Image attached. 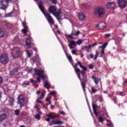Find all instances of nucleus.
I'll use <instances>...</instances> for the list:
<instances>
[{
  "label": "nucleus",
  "mask_w": 127,
  "mask_h": 127,
  "mask_svg": "<svg viewBox=\"0 0 127 127\" xmlns=\"http://www.w3.org/2000/svg\"><path fill=\"white\" fill-rule=\"evenodd\" d=\"M105 54V49H102L101 54Z\"/></svg>",
  "instance_id": "4d7b16f0"
},
{
  "label": "nucleus",
  "mask_w": 127,
  "mask_h": 127,
  "mask_svg": "<svg viewBox=\"0 0 127 127\" xmlns=\"http://www.w3.org/2000/svg\"><path fill=\"white\" fill-rule=\"evenodd\" d=\"M119 95L120 96H125V93L124 92H121Z\"/></svg>",
  "instance_id": "13d9d810"
},
{
  "label": "nucleus",
  "mask_w": 127,
  "mask_h": 127,
  "mask_svg": "<svg viewBox=\"0 0 127 127\" xmlns=\"http://www.w3.org/2000/svg\"><path fill=\"white\" fill-rule=\"evenodd\" d=\"M108 45V43H106L105 44H104L101 47H99V48H102V49H105L106 48V47Z\"/></svg>",
  "instance_id": "c9c22d12"
},
{
  "label": "nucleus",
  "mask_w": 127,
  "mask_h": 127,
  "mask_svg": "<svg viewBox=\"0 0 127 127\" xmlns=\"http://www.w3.org/2000/svg\"><path fill=\"white\" fill-rule=\"evenodd\" d=\"M20 112V111H19V110H18V109L15 110V111H14L15 115H16V116H19Z\"/></svg>",
  "instance_id": "f704fd0d"
},
{
  "label": "nucleus",
  "mask_w": 127,
  "mask_h": 127,
  "mask_svg": "<svg viewBox=\"0 0 127 127\" xmlns=\"http://www.w3.org/2000/svg\"><path fill=\"white\" fill-rule=\"evenodd\" d=\"M38 6L40 9L41 10L42 12H43V14L45 15L49 24L54 25V20L53 19V18H52V17L50 15V14H49V13L45 12V11L46 10L45 9V8H44V6L42 4V1L39 2Z\"/></svg>",
  "instance_id": "f257e3e1"
},
{
  "label": "nucleus",
  "mask_w": 127,
  "mask_h": 127,
  "mask_svg": "<svg viewBox=\"0 0 127 127\" xmlns=\"http://www.w3.org/2000/svg\"><path fill=\"white\" fill-rule=\"evenodd\" d=\"M90 58H91V59H93V58H94V56L93 55V54H90Z\"/></svg>",
  "instance_id": "680f3d73"
},
{
  "label": "nucleus",
  "mask_w": 127,
  "mask_h": 127,
  "mask_svg": "<svg viewBox=\"0 0 127 127\" xmlns=\"http://www.w3.org/2000/svg\"><path fill=\"white\" fill-rule=\"evenodd\" d=\"M9 103L10 106H13V102H14V99L12 97H9Z\"/></svg>",
  "instance_id": "a878e982"
},
{
  "label": "nucleus",
  "mask_w": 127,
  "mask_h": 127,
  "mask_svg": "<svg viewBox=\"0 0 127 127\" xmlns=\"http://www.w3.org/2000/svg\"><path fill=\"white\" fill-rule=\"evenodd\" d=\"M98 92V89H95V87H91V92H90L91 94H95V93H97Z\"/></svg>",
  "instance_id": "bb28decb"
},
{
  "label": "nucleus",
  "mask_w": 127,
  "mask_h": 127,
  "mask_svg": "<svg viewBox=\"0 0 127 127\" xmlns=\"http://www.w3.org/2000/svg\"><path fill=\"white\" fill-rule=\"evenodd\" d=\"M70 44L68 45L70 49H73L74 47L73 46L76 47L77 46L76 42L74 41H70L69 42Z\"/></svg>",
  "instance_id": "f3484780"
},
{
  "label": "nucleus",
  "mask_w": 127,
  "mask_h": 127,
  "mask_svg": "<svg viewBox=\"0 0 127 127\" xmlns=\"http://www.w3.org/2000/svg\"><path fill=\"white\" fill-rule=\"evenodd\" d=\"M0 62L1 64L5 65L9 62V60L8 59V56L7 55L3 54L0 56Z\"/></svg>",
  "instance_id": "7ed1b4c3"
},
{
  "label": "nucleus",
  "mask_w": 127,
  "mask_h": 127,
  "mask_svg": "<svg viewBox=\"0 0 127 127\" xmlns=\"http://www.w3.org/2000/svg\"><path fill=\"white\" fill-rule=\"evenodd\" d=\"M118 4L119 7L121 8H125L127 6V0H119Z\"/></svg>",
  "instance_id": "1a4fd4ad"
},
{
  "label": "nucleus",
  "mask_w": 127,
  "mask_h": 127,
  "mask_svg": "<svg viewBox=\"0 0 127 127\" xmlns=\"http://www.w3.org/2000/svg\"><path fill=\"white\" fill-rule=\"evenodd\" d=\"M26 52L27 53V55H28V57H31V53L29 52V51L26 50Z\"/></svg>",
  "instance_id": "79ce46f5"
},
{
  "label": "nucleus",
  "mask_w": 127,
  "mask_h": 127,
  "mask_svg": "<svg viewBox=\"0 0 127 127\" xmlns=\"http://www.w3.org/2000/svg\"><path fill=\"white\" fill-rule=\"evenodd\" d=\"M3 35V31H2V29H1V28L0 27V38H1Z\"/></svg>",
  "instance_id": "7c9ffc66"
},
{
  "label": "nucleus",
  "mask_w": 127,
  "mask_h": 127,
  "mask_svg": "<svg viewBox=\"0 0 127 127\" xmlns=\"http://www.w3.org/2000/svg\"><path fill=\"white\" fill-rule=\"evenodd\" d=\"M29 81H24L22 84V86L23 87H25V86H29Z\"/></svg>",
  "instance_id": "c85d7f7f"
},
{
  "label": "nucleus",
  "mask_w": 127,
  "mask_h": 127,
  "mask_svg": "<svg viewBox=\"0 0 127 127\" xmlns=\"http://www.w3.org/2000/svg\"><path fill=\"white\" fill-rule=\"evenodd\" d=\"M60 114H61V115H63L64 116H65V115H66V113H65V112L63 111H60Z\"/></svg>",
  "instance_id": "864d4df0"
},
{
  "label": "nucleus",
  "mask_w": 127,
  "mask_h": 127,
  "mask_svg": "<svg viewBox=\"0 0 127 127\" xmlns=\"http://www.w3.org/2000/svg\"><path fill=\"white\" fill-rule=\"evenodd\" d=\"M53 3L56 4L57 3V0H52Z\"/></svg>",
  "instance_id": "603ef678"
},
{
  "label": "nucleus",
  "mask_w": 127,
  "mask_h": 127,
  "mask_svg": "<svg viewBox=\"0 0 127 127\" xmlns=\"http://www.w3.org/2000/svg\"><path fill=\"white\" fill-rule=\"evenodd\" d=\"M98 55H99V52H98V51H96V55H95V58H94V60H95V61H96V60H97V58H98Z\"/></svg>",
  "instance_id": "58836bf2"
},
{
  "label": "nucleus",
  "mask_w": 127,
  "mask_h": 127,
  "mask_svg": "<svg viewBox=\"0 0 127 127\" xmlns=\"http://www.w3.org/2000/svg\"><path fill=\"white\" fill-rule=\"evenodd\" d=\"M79 34H80V31H76V30L74 29L72 31V32L71 33V35H74L75 36H78Z\"/></svg>",
  "instance_id": "412c9836"
},
{
  "label": "nucleus",
  "mask_w": 127,
  "mask_h": 127,
  "mask_svg": "<svg viewBox=\"0 0 127 127\" xmlns=\"http://www.w3.org/2000/svg\"><path fill=\"white\" fill-rule=\"evenodd\" d=\"M106 23L104 22H101L98 25H96V27H99V28L101 30L105 29V28H106Z\"/></svg>",
  "instance_id": "9b49d317"
},
{
  "label": "nucleus",
  "mask_w": 127,
  "mask_h": 127,
  "mask_svg": "<svg viewBox=\"0 0 127 127\" xmlns=\"http://www.w3.org/2000/svg\"><path fill=\"white\" fill-rule=\"evenodd\" d=\"M96 45H97V43H94V44H93L92 45V47H94V46H96Z\"/></svg>",
  "instance_id": "774afa93"
},
{
  "label": "nucleus",
  "mask_w": 127,
  "mask_h": 127,
  "mask_svg": "<svg viewBox=\"0 0 127 127\" xmlns=\"http://www.w3.org/2000/svg\"><path fill=\"white\" fill-rule=\"evenodd\" d=\"M51 123L54 124V125H62V124H63V122L59 120H55V121L54 120H53Z\"/></svg>",
  "instance_id": "4be33fe9"
},
{
  "label": "nucleus",
  "mask_w": 127,
  "mask_h": 127,
  "mask_svg": "<svg viewBox=\"0 0 127 127\" xmlns=\"http://www.w3.org/2000/svg\"><path fill=\"white\" fill-rule=\"evenodd\" d=\"M35 119H37V120H40V115L39 114H36L35 115Z\"/></svg>",
  "instance_id": "37998d69"
},
{
  "label": "nucleus",
  "mask_w": 127,
  "mask_h": 127,
  "mask_svg": "<svg viewBox=\"0 0 127 127\" xmlns=\"http://www.w3.org/2000/svg\"><path fill=\"white\" fill-rule=\"evenodd\" d=\"M83 6H84V7H85V8H87L88 7V5L87 4H83Z\"/></svg>",
  "instance_id": "bf43d9fd"
},
{
  "label": "nucleus",
  "mask_w": 127,
  "mask_h": 127,
  "mask_svg": "<svg viewBox=\"0 0 127 127\" xmlns=\"http://www.w3.org/2000/svg\"><path fill=\"white\" fill-rule=\"evenodd\" d=\"M51 109H52V110H53V109H54V106L51 105Z\"/></svg>",
  "instance_id": "69168bd1"
},
{
  "label": "nucleus",
  "mask_w": 127,
  "mask_h": 127,
  "mask_svg": "<svg viewBox=\"0 0 127 127\" xmlns=\"http://www.w3.org/2000/svg\"><path fill=\"white\" fill-rule=\"evenodd\" d=\"M47 122H50V118H48L46 119Z\"/></svg>",
  "instance_id": "338daca9"
},
{
  "label": "nucleus",
  "mask_w": 127,
  "mask_h": 127,
  "mask_svg": "<svg viewBox=\"0 0 127 127\" xmlns=\"http://www.w3.org/2000/svg\"><path fill=\"white\" fill-rule=\"evenodd\" d=\"M91 79H93L94 81V83L95 84L98 85L99 82H101V79L99 78L94 75L91 77Z\"/></svg>",
  "instance_id": "dca6fc26"
},
{
  "label": "nucleus",
  "mask_w": 127,
  "mask_h": 127,
  "mask_svg": "<svg viewBox=\"0 0 127 127\" xmlns=\"http://www.w3.org/2000/svg\"><path fill=\"white\" fill-rule=\"evenodd\" d=\"M37 66L38 68H40V66H41V63H40V61L38 62V63L37 64Z\"/></svg>",
  "instance_id": "a18cd8bd"
},
{
  "label": "nucleus",
  "mask_w": 127,
  "mask_h": 127,
  "mask_svg": "<svg viewBox=\"0 0 127 127\" xmlns=\"http://www.w3.org/2000/svg\"><path fill=\"white\" fill-rule=\"evenodd\" d=\"M47 117L49 118H51V119H52L53 120H55V119H57V118H59V115H55L54 113H50L48 114Z\"/></svg>",
  "instance_id": "ddd939ff"
},
{
  "label": "nucleus",
  "mask_w": 127,
  "mask_h": 127,
  "mask_svg": "<svg viewBox=\"0 0 127 127\" xmlns=\"http://www.w3.org/2000/svg\"><path fill=\"white\" fill-rule=\"evenodd\" d=\"M31 44V38L29 37L28 39H26V45L27 46H30Z\"/></svg>",
  "instance_id": "5701e85b"
},
{
  "label": "nucleus",
  "mask_w": 127,
  "mask_h": 127,
  "mask_svg": "<svg viewBox=\"0 0 127 127\" xmlns=\"http://www.w3.org/2000/svg\"><path fill=\"white\" fill-rule=\"evenodd\" d=\"M40 78V76L37 78V82H38V83H40L41 81V79Z\"/></svg>",
  "instance_id": "09e8293b"
},
{
  "label": "nucleus",
  "mask_w": 127,
  "mask_h": 127,
  "mask_svg": "<svg viewBox=\"0 0 127 127\" xmlns=\"http://www.w3.org/2000/svg\"><path fill=\"white\" fill-rule=\"evenodd\" d=\"M126 83H127V79H125V80H124V82L123 84H126Z\"/></svg>",
  "instance_id": "0e129e2a"
},
{
  "label": "nucleus",
  "mask_w": 127,
  "mask_h": 127,
  "mask_svg": "<svg viewBox=\"0 0 127 127\" xmlns=\"http://www.w3.org/2000/svg\"><path fill=\"white\" fill-rule=\"evenodd\" d=\"M22 25L24 28V29H22L21 31L24 33V34H26L27 33V29L28 28V27L26 25V22H22Z\"/></svg>",
  "instance_id": "4468645a"
},
{
  "label": "nucleus",
  "mask_w": 127,
  "mask_h": 127,
  "mask_svg": "<svg viewBox=\"0 0 127 127\" xmlns=\"http://www.w3.org/2000/svg\"><path fill=\"white\" fill-rule=\"evenodd\" d=\"M44 96H45V94H44V93H42L41 96L39 97V99L40 100H42V99L44 98Z\"/></svg>",
  "instance_id": "a19ab883"
},
{
  "label": "nucleus",
  "mask_w": 127,
  "mask_h": 127,
  "mask_svg": "<svg viewBox=\"0 0 127 127\" xmlns=\"http://www.w3.org/2000/svg\"><path fill=\"white\" fill-rule=\"evenodd\" d=\"M3 82V79H2V77L0 76V85H1V84H2Z\"/></svg>",
  "instance_id": "de8ad7c7"
},
{
  "label": "nucleus",
  "mask_w": 127,
  "mask_h": 127,
  "mask_svg": "<svg viewBox=\"0 0 127 127\" xmlns=\"http://www.w3.org/2000/svg\"><path fill=\"white\" fill-rule=\"evenodd\" d=\"M1 95H2V93L1 91H0V99H1Z\"/></svg>",
  "instance_id": "e2e57ef3"
},
{
  "label": "nucleus",
  "mask_w": 127,
  "mask_h": 127,
  "mask_svg": "<svg viewBox=\"0 0 127 127\" xmlns=\"http://www.w3.org/2000/svg\"><path fill=\"white\" fill-rule=\"evenodd\" d=\"M34 72L36 73V75L38 76H41L42 74H44V70H41L37 68H34Z\"/></svg>",
  "instance_id": "2eb2a0df"
},
{
  "label": "nucleus",
  "mask_w": 127,
  "mask_h": 127,
  "mask_svg": "<svg viewBox=\"0 0 127 127\" xmlns=\"http://www.w3.org/2000/svg\"><path fill=\"white\" fill-rule=\"evenodd\" d=\"M92 108L94 114L96 115H98V113H97V109H98V108H100V107H98L97 105L92 104Z\"/></svg>",
  "instance_id": "a211bd4d"
},
{
  "label": "nucleus",
  "mask_w": 127,
  "mask_h": 127,
  "mask_svg": "<svg viewBox=\"0 0 127 127\" xmlns=\"http://www.w3.org/2000/svg\"><path fill=\"white\" fill-rule=\"evenodd\" d=\"M40 77L42 78V80H45V79H47V77L43 75V74H42Z\"/></svg>",
  "instance_id": "e433bc0d"
},
{
  "label": "nucleus",
  "mask_w": 127,
  "mask_h": 127,
  "mask_svg": "<svg viewBox=\"0 0 127 127\" xmlns=\"http://www.w3.org/2000/svg\"><path fill=\"white\" fill-rule=\"evenodd\" d=\"M4 120H6V115L5 114H1L0 115V122H2V121H4Z\"/></svg>",
  "instance_id": "b1692460"
},
{
  "label": "nucleus",
  "mask_w": 127,
  "mask_h": 127,
  "mask_svg": "<svg viewBox=\"0 0 127 127\" xmlns=\"http://www.w3.org/2000/svg\"><path fill=\"white\" fill-rule=\"evenodd\" d=\"M80 73H81L83 78H87V76L86 75V72L84 71H80Z\"/></svg>",
  "instance_id": "2f4dec72"
},
{
  "label": "nucleus",
  "mask_w": 127,
  "mask_h": 127,
  "mask_svg": "<svg viewBox=\"0 0 127 127\" xmlns=\"http://www.w3.org/2000/svg\"><path fill=\"white\" fill-rule=\"evenodd\" d=\"M106 6L109 9H115L116 8V3L115 2H109L106 4Z\"/></svg>",
  "instance_id": "6e6552de"
},
{
  "label": "nucleus",
  "mask_w": 127,
  "mask_h": 127,
  "mask_svg": "<svg viewBox=\"0 0 127 127\" xmlns=\"http://www.w3.org/2000/svg\"><path fill=\"white\" fill-rule=\"evenodd\" d=\"M67 37L68 38H71V39H74V37H73V36H72V35H67Z\"/></svg>",
  "instance_id": "5fc2aeb1"
},
{
  "label": "nucleus",
  "mask_w": 127,
  "mask_h": 127,
  "mask_svg": "<svg viewBox=\"0 0 127 127\" xmlns=\"http://www.w3.org/2000/svg\"><path fill=\"white\" fill-rule=\"evenodd\" d=\"M94 66L93 65V64H89L88 65V67L89 69H93Z\"/></svg>",
  "instance_id": "3c124183"
},
{
  "label": "nucleus",
  "mask_w": 127,
  "mask_h": 127,
  "mask_svg": "<svg viewBox=\"0 0 127 127\" xmlns=\"http://www.w3.org/2000/svg\"><path fill=\"white\" fill-rule=\"evenodd\" d=\"M37 103H39V104H43V102H42V101H40L39 100H37Z\"/></svg>",
  "instance_id": "6e6d98bb"
},
{
  "label": "nucleus",
  "mask_w": 127,
  "mask_h": 127,
  "mask_svg": "<svg viewBox=\"0 0 127 127\" xmlns=\"http://www.w3.org/2000/svg\"><path fill=\"white\" fill-rule=\"evenodd\" d=\"M78 17L79 20L80 21H83V20H85V18H86V16L85 15V14H84V13L83 12L78 13Z\"/></svg>",
  "instance_id": "f8f14e48"
},
{
  "label": "nucleus",
  "mask_w": 127,
  "mask_h": 127,
  "mask_svg": "<svg viewBox=\"0 0 127 127\" xmlns=\"http://www.w3.org/2000/svg\"><path fill=\"white\" fill-rule=\"evenodd\" d=\"M30 82L32 83V84H36L37 83V81L36 80H34L33 79H30Z\"/></svg>",
  "instance_id": "c03bdc74"
},
{
  "label": "nucleus",
  "mask_w": 127,
  "mask_h": 127,
  "mask_svg": "<svg viewBox=\"0 0 127 127\" xmlns=\"http://www.w3.org/2000/svg\"><path fill=\"white\" fill-rule=\"evenodd\" d=\"M44 87L46 88V89H50L51 88V85L48 82L45 81L44 82Z\"/></svg>",
  "instance_id": "393cba45"
},
{
  "label": "nucleus",
  "mask_w": 127,
  "mask_h": 127,
  "mask_svg": "<svg viewBox=\"0 0 127 127\" xmlns=\"http://www.w3.org/2000/svg\"><path fill=\"white\" fill-rule=\"evenodd\" d=\"M20 52V49L19 48H14L12 51V57L13 59L17 58L19 56V52Z\"/></svg>",
  "instance_id": "20e7f679"
},
{
  "label": "nucleus",
  "mask_w": 127,
  "mask_h": 127,
  "mask_svg": "<svg viewBox=\"0 0 127 127\" xmlns=\"http://www.w3.org/2000/svg\"><path fill=\"white\" fill-rule=\"evenodd\" d=\"M74 68V70L75 71V72L78 74V73H79L80 72V69L79 68H77V66H73Z\"/></svg>",
  "instance_id": "72a5a7b5"
},
{
  "label": "nucleus",
  "mask_w": 127,
  "mask_h": 127,
  "mask_svg": "<svg viewBox=\"0 0 127 127\" xmlns=\"http://www.w3.org/2000/svg\"><path fill=\"white\" fill-rule=\"evenodd\" d=\"M56 10H57V9L56 8L55 6H50L48 8L49 12H50V13H52V14H53L55 12V11H56Z\"/></svg>",
  "instance_id": "9d476101"
},
{
  "label": "nucleus",
  "mask_w": 127,
  "mask_h": 127,
  "mask_svg": "<svg viewBox=\"0 0 127 127\" xmlns=\"http://www.w3.org/2000/svg\"><path fill=\"white\" fill-rule=\"evenodd\" d=\"M71 53L72 54H74L76 55V56H77V55H78V54H77V51L75 50H73L71 51Z\"/></svg>",
  "instance_id": "ea45409f"
},
{
  "label": "nucleus",
  "mask_w": 127,
  "mask_h": 127,
  "mask_svg": "<svg viewBox=\"0 0 127 127\" xmlns=\"http://www.w3.org/2000/svg\"><path fill=\"white\" fill-rule=\"evenodd\" d=\"M76 45H81L83 43V41L81 39H79L76 42Z\"/></svg>",
  "instance_id": "c756f323"
},
{
  "label": "nucleus",
  "mask_w": 127,
  "mask_h": 127,
  "mask_svg": "<svg viewBox=\"0 0 127 127\" xmlns=\"http://www.w3.org/2000/svg\"><path fill=\"white\" fill-rule=\"evenodd\" d=\"M50 94L51 95H52V96H53L55 98H56V93L55 92V91H52L50 93Z\"/></svg>",
  "instance_id": "4c0bfd02"
},
{
  "label": "nucleus",
  "mask_w": 127,
  "mask_h": 127,
  "mask_svg": "<svg viewBox=\"0 0 127 127\" xmlns=\"http://www.w3.org/2000/svg\"><path fill=\"white\" fill-rule=\"evenodd\" d=\"M111 34H105V38H108V37H110Z\"/></svg>",
  "instance_id": "8fccbe9b"
},
{
  "label": "nucleus",
  "mask_w": 127,
  "mask_h": 127,
  "mask_svg": "<svg viewBox=\"0 0 127 127\" xmlns=\"http://www.w3.org/2000/svg\"><path fill=\"white\" fill-rule=\"evenodd\" d=\"M53 15L56 16V17L57 18L58 20H60V18L59 16H60V14H61V13L60 11H55L54 14H53Z\"/></svg>",
  "instance_id": "aec40b11"
},
{
  "label": "nucleus",
  "mask_w": 127,
  "mask_h": 127,
  "mask_svg": "<svg viewBox=\"0 0 127 127\" xmlns=\"http://www.w3.org/2000/svg\"><path fill=\"white\" fill-rule=\"evenodd\" d=\"M7 6H8V1H0V8H1V9H3V10H6Z\"/></svg>",
  "instance_id": "0eeeda50"
},
{
  "label": "nucleus",
  "mask_w": 127,
  "mask_h": 127,
  "mask_svg": "<svg viewBox=\"0 0 127 127\" xmlns=\"http://www.w3.org/2000/svg\"><path fill=\"white\" fill-rule=\"evenodd\" d=\"M106 12V9L104 7L99 6L97 7L94 9V13L95 15H97L100 18H102L105 15Z\"/></svg>",
  "instance_id": "f03ea898"
},
{
  "label": "nucleus",
  "mask_w": 127,
  "mask_h": 127,
  "mask_svg": "<svg viewBox=\"0 0 127 127\" xmlns=\"http://www.w3.org/2000/svg\"><path fill=\"white\" fill-rule=\"evenodd\" d=\"M66 57L70 63H72V56L66 54Z\"/></svg>",
  "instance_id": "cd10ccee"
},
{
  "label": "nucleus",
  "mask_w": 127,
  "mask_h": 127,
  "mask_svg": "<svg viewBox=\"0 0 127 127\" xmlns=\"http://www.w3.org/2000/svg\"><path fill=\"white\" fill-rule=\"evenodd\" d=\"M77 65H79L80 68L82 69L83 71H87V68L85 66L82 65L80 62H77V63L75 64V67H77Z\"/></svg>",
  "instance_id": "6ab92c4d"
},
{
  "label": "nucleus",
  "mask_w": 127,
  "mask_h": 127,
  "mask_svg": "<svg viewBox=\"0 0 127 127\" xmlns=\"http://www.w3.org/2000/svg\"><path fill=\"white\" fill-rule=\"evenodd\" d=\"M98 122H99V123H103V122H104V118L102 117H99L98 118Z\"/></svg>",
  "instance_id": "473e14b6"
},
{
  "label": "nucleus",
  "mask_w": 127,
  "mask_h": 127,
  "mask_svg": "<svg viewBox=\"0 0 127 127\" xmlns=\"http://www.w3.org/2000/svg\"><path fill=\"white\" fill-rule=\"evenodd\" d=\"M107 126H108V127H114V125L113 124V123L112 122H109V124H107Z\"/></svg>",
  "instance_id": "49530a36"
},
{
  "label": "nucleus",
  "mask_w": 127,
  "mask_h": 127,
  "mask_svg": "<svg viewBox=\"0 0 127 127\" xmlns=\"http://www.w3.org/2000/svg\"><path fill=\"white\" fill-rule=\"evenodd\" d=\"M10 14H11V13L7 14V16H11V15H10Z\"/></svg>",
  "instance_id": "052dcab7"
},
{
  "label": "nucleus",
  "mask_w": 127,
  "mask_h": 127,
  "mask_svg": "<svg viewBox=\"0 0 127 127\" xmlns=\"http://www.w3.org/2000/svg\"><path fill=\"white\" fill-rule=\"evenodd\" d=\"M18 103L20 105L21 108L24 106L25 102L24 101V97L23 95L20 94L18 97Z\"/></svg>",
  "instance_id": "423d86ee"
},
{
  "label": "nucleus",
  "mask_w": 127,
  "mask_h": 127,
  "mask_svg": "<svg viewBox=\"0 0 127 127\" xmlns=\"http://www.w3.org/2000/svg\"><path fill=\"white\" fill-rule=\"evenodd\" d=\"M77 76L78 78L79 79L80 81V83L81 84V86L84 90V91H86V89H85V86L86 85V83H87V77H83V78H81V77L80 76V75L77 74Z\"/></svg>",
  "instance_id": "39448f33"
}]
</instances>
